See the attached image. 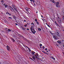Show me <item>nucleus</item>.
<instances>
[{
	"label": "nucleus",
	"mask_w": 64,
	"mask_h": 64,
	"mask_svg": "<svg viewBox=\"0 0 64 64\" xmlns=\"http://www.w3.org/2000/svg\"><path fill=\"white\" fill-rule=\"evenodd\" d=\"M24 22H26V20H24Z\"/></svg>",
	"instance_id": "47"
},
{
	"label": "nucleus",
	"mask_w": 64,
	"mask_h": 64,
	"mask_svg": "<svg viewBox=\"0 0 64 64\" xmlns=\"http://www.w3.org/2000/svg\"><path fill=\"white\" fill-rule=\"evenodd\" d=\"M6 5V4H4V6H5Z\"/></svg>",
	"instance_id": "40"
},
{
	"label": "nucleus",
	"mask_w": 64,
	"mask_h": 64,
	"mask_svg": "<svg viewBox=\"0 0 64 64\" xmlns=\"http://www.w3.org/2000/svg\"><path fill=\"white\" fill-rule=\"evenodd\" d=\"M22 30H25V28H22Z\"/></svg>",
	"instance_id": "37"
},
{
	"label": "nucleus",
	"mask_w": 64,
	"mask_h": 64,
	"mask_svg": "<svg viewBox=\"0 0 64 64\" xmlns=\"http://www.w3.org/2000/svg\"><path fill=\"white\" fill-rule=\"evenodd\" d=\"M15 25H18V24H17L16 23L15 24Z\"/></svg>",
	"instance_id": "41"
},
{
	"label": "nucleus",
	"mask_w": 64,
	"mask_h": 64,
	"mask_svg": "<svg viewBox=\"0 0 64 64\" xmlns=\"http://www.w3.org/2000/svg\"><path fill=\"white\" fill-rule=\"evenodd\" d=\"M56 45L57 46H58V44H56Z\"/></svg>",
	"instance_id": "45"
},
{
	"label": "nucleus",
	"mask_w": 64,
	"mask_h": 64,
	"mask_svg": "<svg viewBox=\"0 0 64 64\" xmlns=\"http://www.w3.org/2000/svg\"><path fill=\"white\" fill-rule=\"evenodd\" d=\"M57 20L58 21V22L59 23H61V19H58Z\"/></svg>",
	"instance_id": "6"
},
{
	"label": "nucleus",
	"mask_w": 64,
	"mask_h": 64,
	"mask_svg": "<svg viewBox=\"0 0 64 64\" xmlns=\"http://www.w3.org/2000/svg\"><path fill=\"white\" fill-rule=\"evenodd\" d=\"M31 24L32 25H32L31 26V27L30 28V29L33 34H35V33L36 32V31L35 30H34V26H34V24L33 22H32Z\"/></svg>",
	"instance_id": "1"
},
{
	"label": "nucleus",
	"mask_w": 64,
	"mask_h": 64,
	"mask_svg": "<svg viewBox=\"0 0 64 64\" xmlns=\"http://www.w3.org/2000/svg\"><path fill=\"white\" fill-rule=\"evenodd\" d=\"M40 47H41V46H42V44H40Z\"/></svg>",
	"instance_id": "26"
},
{
	"label": "nucleus",
	"mask_w": 64,
	"mask_h": 64,
	"mask_svg": "<svg viewBox=\"0 0 64 64\" xmlns=\"http://www.w3.org/2000/svg\"><path fill=\"white\" fill-rule=\"evenodd\" d=\"M53 59H54V60H55V58H54L53 57L52 58Z\"/></svg>",
	"instance_id": "36"
},
{
	"label": "nucleus",
	"mask_w": 64,
	"mask_h": 64,
	"mask_svg": "<svg viewBox=\"0 0 64 64\" xmlns=\"http://www.w3.org/2000/svg\"><path fill=\"white\" fill-rule=\"evenodd\" d=\"M53 35V37L54 39H58V37H57V36H56L54 35V34Z\"/></svg>",
	"instance_id": "4"
},
{
	"label": "nucleus",
	"mask_w": 64,
	"mask_h": 64,
	"mask_svg": "<svg viewBox=\"0 0 64 64\" xmlns=\"http://www.w3.org/2000/svg\"><path fill=\"white\" fill-rule=\"evenodd\" d=\"M45 20V21L46 20Z\"/></svg>",
	"instance_id": "59"
},
{
	"label": "nucleus",
	"mask_w": 64,
	"mask_h": 64,
	"mask_svg": "<svg viewBox=\"0 0 64 64\" xmlns=\"http://www.w3.org/2000/svg\"><path fill=\"white\" fill-rule=\"evenodd\" d=\"M32 58L34 60H35V58L34 56L32 57Z\"/></svg>",
	"instance_id": "16"
},
{
	"label": "nucleus",
	"mask_w": 64,
	"mask_h": 64,
	"mask_svg": "<svg viewBox=\"0 0 64 64\" xmlns=\"http://www.w3.org/2000/svg\"><path fill=\"white\" fill-rule=\"evenodd\" d=\"M57 42L59 44H61V42L60 41L58 40Z\"/></svg>",
	"instance_id": "14"
},
{
	"label": "nucleus",
	"mask_w": 64,
	"mask_h": 64,
	"mask_svg": "<svg viewBox=\"0 0 64 64\" xmlns=\"http://www.w3.org/2000/svg\"><path fill=\"white\" fill-rule=\"evenodd\" d=\"M28 13H31V11H30V10H28Z\"/></svg>",
	"instance_id": "23"
},
{
	"label": "nucleus",
	"mask_w": 64,
	"mask_h": 64,
	"mask_svg": "<svg viewBox=\"0 0 64 64\" xmlns=\"http://www.w3.org/2000/svg\"><path fill=\"white\" fill-rule=\"evenodd\" d=\"M8 31L10 32V31H11V30H10V29H8Z\"/></svg>",
	"instance_id": "21"
},
{
	"label": "nucleus",
	"mask_w": 64,
	"mask_h": 64,
	"mask_svg": "<svg viewBox=\"0 0 64 64\" xmlns=\"http://www.w3.org/2000/svg\"><path fill=\"white\" fill-rule=\"evenodd\" d=\"M42 52H43V53H44V51H42Z\"/></svg>",
	"instance_id": "46"
},
{
	"label": "nucleus",
	"mask_w": 64,
	"mask_h": 64,
	"mask_svg": "<svg viewBox=\"0 0 64 64\" xmlns=\"http://www.w3.org/2000/svg\"><path fill=\"white\" fill-rule=\"evenodd\" d=\"M62 54H63L64 55V52H62Z\"/></svg>",
	"instance_id": "42"
},
{
	"label": "nucleus",
	"mask_w": 64,
	"mask_h": 64,
	"mask_svg": "<svg viewBox=\"0 0 64 64\" xmlns=\"http://www.w3.org/2000/svg\"><path fill=\"white\" fill-rule=\"evenodd\" d=\"M8 6H7V5L6 4V5L5 6V8H6V7H7Z\"/></svg>",
	"instance_id": "22"
},
{
	"label": "nucleus",
	"mask_w": 64,
	"mask_h": 64,
	"mask_svg": "<svg viewBox=\"0 0 64 64\" xmlns=\"http://www.w3.org/2000/svg\"><path fill=\"white\" fill-rule=\"evenodd\" d=\"M44 53H45V54H47V52H44Z\"/></svg>",
	"instance_id": "38"
},
{
	"label": "nucleus",
	"mask_w": 64,
	"mask_h": 64,
	"mask_svg": "<svg viewBox=\"0 0 64 64\" xmlns=\"http://www.w3.org/2000/svg\"><path fill=\"white\" fill-rule=\"evenodd\" d=\"M14 18H16V17H15V16H14Z\"/></svg>",
	"instance_id": "55"
},
{
	"label": "nucleus",
	"mask_w": 64,
	"mask_h": 64,
	"mask_svg": "<svg viewBox=\"0 0 64 64\" xmlns=\"http://www.w3.org/2000/svg\"><path fill=\"white\" fill-rule=\"evenodd\" d=\"M47 50V48H46L45 49V50Z\"/></svg>",
	"instance_id": "48"
},
{
	"label": "nucleus",
	"mask_w": 64,
	"mask_h": 64,
	"mask_svg": "<svg viewBox=\"0 0 64 64\" xmlns=\"http://www.w3.org/2000/svg\"><path fill=\"white\" fill-rule=\"evenodd\" d=\"M53 56H50V58H51V59H52L53 58Z\"/></svg>",
	"instance_id": "30"
},
{
	"label": "nucleus",
	"mask_w": 64,
	"mask_h": 64,
	"mask_svg": "<svg viewBox=\"0 0 64 64\" xmlns=\"http://www.w3.org/2000/svg\"><path fill=\"white\" fill-rule=\"evenodd\" d=\"M1 2H2V3H4V2L3 0H2L1 1Z\"/></svg>",
	"instance_id": "28"
},
{
	"label": "nucleus",
	"mask_w": 64,
	"mask_h": 64,
	"mask_svg": "<svg viewBox=\"0 0 64 64\" xmlns=\"http://www.w3.org/2000/svg\"><path fill=\"white\" fill-rule=\"evenodd\" d=\"M38 30L39 31H41V29L40 28H38Z\"/></svg>",
	"instance_id": "10"
},
{
	"label": "nucleus",
	"mask_w": 64,
	"mask_h": 64,
	"mask_svg": "<svg viewBox=\"0 0 64 64\" xmlns=\"http://www.w3.org/2000/svg\"><path fill=\"white\" fill-rule=\"evenodd\" d=\"M30 58V59H31V60H32V58Z\"/></svg>",
	"instance_id": "39"
},
{
	"label": "nucleus",
	"mask_w": 64,
	"mask_h": 64,
	"mask_svg": "<svg viewBox=\"0 0 64 64\" xmlns=\"http://www.w3.org/2000/svg\"><path fill=\"white\" fill-rule=\"evenodd\" d=\"M6 14H7V13H6Z\"/></svg>",
	"instance_id": "61"
},
{
	"label": "nucleus",
	"mask_w": 64,
	"mask_h": 64,
	"mask_svg": "<svg viewBox=\"0 0 64 64\" xmlns=\"http://www.w3.org/2000/svg\"><path fill=\"white\" fill-rule=\"evenodd\" d=\"M6 29H7V28H6Z\"/></svg>",
	"instance_id": "62"
},
{
	"label": "nucleus",
	"mask_w": 64,
	"mask_h": 64,
	"mask_svg": "<svg viewBox=\"0 0 64 64\" xmlns=\"http://www.w3.org/2000/svg\"><path fill=\"white\" fill-rule=\"evenodd\" d=\"M50 32V34H52V35H54V34L53 33H52L51 32Z\"/></svg>",
	"instance_id": "15"
},
{
	"label": "nucleus",
	"mask_w": 64,
	"mask_h": 64,
	"mask_svg": "<svg viewBox=\"0 0 64 64\" xmlns=\"http://www.w3.org/2000/svg\"><path fill=\"white\" fill-rule=\"evenodd\" d=\"M26 11H28V8H27V7L26 8Z\"/></svg>",
	"instance_id": "17"
},
{
	"label": "nucleus",
	"mask_w": 64,
	"mask_h": 64,
	"mask_svg": "<svg viewBox=\"0 0 64 64\" xmlns=\"http://www.w3.org/2000/svg\"><path fill=\"white\" fill-rule=\"evenodd\" d=\"M28 9H29V8H28Z\"/></svg>",
	"instance_id": "63"
},
{
	"label": "nucleus",
	"mask_w": 64,
	"mask_h": 64,
	"mask_svg": "<svg viewBox=\"0 0 64 64\" xmlns=\"http://www.w3.org/2000/svg\"><path fill=\"white\" fill-rule=\"evenodd\" d=\"M59 4V3L58 2H57V3H56V6L57 7H58V5Z\"/></svg>",
	"instance_id": "5"
},
{
	"label": "nucleus",
	"mask_w": 64,
	"mask_h": 64,
	"mask_svg": "<svg viewBox=\"0 0 64 64\" xmlns=\"http://www.w3.org/2000/svg\"><path fill=\"white\" fill-rule=\"evenodd\" d=\"M46 52H48V50H47Z\"/></svg>",
	"instance_id": "54"
},
{
	"label": "nucleus",
	"mask_w": 64,
	"mask_h": 64,
	"mask_svg": "<svg viewBox=\"0 0 64 64\" xmlns=\"http://www.w3.org/2000/svg\"><path fill=\"white\" fill-rule=\"evenodd\" d=\"M42 48H43V49H44L45 48V47H44V46H42Z\"/></svg>",
	"instance_id": "25"
},
{
	"label": "nucleus",
	"mask_w": 64,
	"mask_h": 64,
	"mask_svg": "<svg viewBox=\"0 0 64 64\" xmlns=\"http://www.w3.org/2000/svg\"><path fill=\"white\" fill-rule=\"evenodd\" d=\"M56 24V25H57V26H59V25H58V24H57V22H56V21H55L54 22Z\"/></svg>",
	"instance_id": "13"
},
{
	"label": "nucleus",
	"mask_w": 64,
	"mask_h": 64,
	"mask_svg": "<svg viewBox=\"0 0 64 64\" xmlns=\"http://www.w3.org/2000/svg\"><path fill=\"white\" fill-rule=\"evenodd\" d=\"M58 19H59V17H58Z\"/></svg>",
	"instance_id": "53"
},
{
	"label": "nucleus",
	"mask_w": 64,
	"mask_h": 64,
	"mask_svg": "<svg viewBox=\"0 0 64 64\" xmlns=\"http://www.w3.org/2000/svg\"><path fill=\"white\" fill-rule=\"evenodd\" d=\"M36 14H37V13H38V12L37 11L36 12Z\"/></svg>",
	"instance_id": "49"
},
{
	"label": "nucleus",
	"mask_w": 64,
	"mask_h": 64,
	"mask_svg": "<svg viewBox=\"0 0 64 64\" xmlns=\"http://www.w3.org/2000/svg\"><path fill=\"white\" fill-rule=\"evenodd\" d=\"M34 20L35 21H36V22H37V19H36Z\"/></svg>",
	"instance_id": "29"
},
{
	"label": "nucleus",
	"mask_w": 64,
	"mask_h": 64,
	"mask_svg": "<svg viewBox=\"0 0 64 64\" xmlns=\"http://www.w3.org/2000/svg\"><path fill=\"white\" fill-rule=\"evenodd\" d=\"M63 46L64 47V44L63 45Z\"/></svg>",
	"instance_id": "52"
},
{
	"label": "nucleus",
	"mask_w": 64,
	"mask_h": 64,
	"mask_svg": "<svg viewBox=\"0 0 64 64\" xmlns=\"http://www.w3.org/2000/svg\"><path fill=\"white\" fill-rule=\"evenodd\" d=\"M12 40L13 41V42H15V40H14L13 39H12Z\"/></svg>",
	"instance_id": "24"
},
{
	"label": "nucleus",
	"mask_w": 64,
	"mask_h": 64,
	"mask_svg": "<svg viewBox=\"0 0 64 64\" xmlns=\"http://www.w3.org/2000/svg\"><path fill=\"white\" fill-rule=\"evenodd\" d=\"M12 6L14 8L15 7V6L14 5H13Z\"/></svg>",
	"instance_id": "18"
},
{
	"label": "nucleus",
	"mask_w": 64,
	"mask_h": 64,
	"mask_svg": "<svg viewBox=\"0 0 64 64\" xmlns=\"http://www.w3.org/2000/svg\"><path fill=\"white\" fill-rule=\"evenodd\" d=\"M46 25H48V24H47V23H46Z\"/></svg>",
	"instance_id": "50"
},
{
	"label": "nucleus",
	"mask_w": 64,
	"mask_h": 64,
	"mask_svg": "<svg viewBox=\"0 0 64 64\" xmlns=\"http://www.w3.org/2000/svg\"><path fill=\"white\" fill-rule=\"evenodd\" d=\"M41 17L42 18H43V16H41Z\"/></svg>",
	"instance_id": "43"
},
{
	"label": "nucleus",
	"mask_w": 64,
	"mask_h": 64,
	"mask_svg": "<svg viewBox=\"0 0 64 64\" xmlns=\"http://www.w3.org/2000/svg\"><path fill=\"white\" fill-rule=\"evenodd\" d=\"M50 1H51L52 3H54L55 2V1L54 0H51Z\"/></svg>",
	"instance_id": "12"
},
{
	"label": "nucleus",
	"mask_w": 64,
	"mask_h": 64,
	"mask_svg": "<svg viewBox=\"0 0 64 64\" xmlns=\"http://www.w3.org/2000/svg\"><path fill=\"white\" fill-rule=\"evenodd\" d=\"M27 1H29V0H27Z\"/></svg>",
	"instance_id": "58"
},
{
	"label": "nucleus",
	"mask_w": 64,
	"mask_h": 64,
	"mask_svg": "<svg viewBox=\"0 0 64 64\" xmlns=\"http://www.w3.org/2000/svg\"><path fill=\"white\" fill-rule=\"evenodd\" d=\"M32 54H35V52H32Z\"/></svg>",
	"instance_id": "32"
},
{
	"label": "nucleus",
	"mask_w": 64,
	"mask_h": 64,
	"mask_svg": "<svg viewBox=\"0 0 64 64\" xmlns=\"http://www.w3.org/2000/svg\"><path fill=\"white\" fill-rule=\"evenodd\" d=\"M34 56H35V57H36V58H37V56H36V55H34Z\"/></svg>",
	"instance_id": "27"
},
{
	"label": "nucleus",
	"mask_w": 64,
	"mask_h": 64,
	"mask_svg": "<svg viewBox=\"0 0 64 64\" xmlns=\"http://www.w3.org/2000/svg\"><path fill=\"white\" fill-rule=\"evenodd\" d=\"M37 4H38V5H39L40 4V2H39V1H37Z\"/></svg>",
	"instance_id": "11"
},
{
	"label": "nucleus",
	"mask_w": 64,
	"mask_h": 64,
	"mask_svg": "<svg viewBox=\"0 0 64 64\" xmlns=\"http://www.w3.org/2000/svg\"><path fill=\"white\" fill-rule=\"evenodd\" d=\"M2 13L3 14V12H2Z\"/></svg>",
	"instance_id": "57"
},
{
	"label": "nucleus",
	"mask_w": 64,
	"mask_h": 64,
	"mask_svg": "<svg viewBox=\"0 0 64 64\" xmlns=\"http://www.w3.org/2000/svg\"><path fill=\"white\" fill-rule=\"evenodd\" d=\"M32 61H34V60H33V59H32Z\"/></svg>",
	"instance_id": "51"
},
{
	"label": "nucleus",
	"mask_w": 64,
	"mask_h": 64,
	"mask_svg": "<svg viewBox=\"0 0 64 64\" xmlns=\"http://www.w3.org/2000/svg\"><path fill=\"white\" fill-rule=\"evenodd\" d=\"M42 20L43 21V19H42Z\"/></svg>",
	"instance_id": "60"
},
{
	"label": "nucleus",
	"mask_w": 64,
	"mask_h": 64,
	"mask_svg": "<svg viewBox=\"0 0 64 64\" xmlns=\"http://www.w3.org/2000/svg\"><path fill=\"white\" fill-rule=\"evenodd\" d=\"M7 14H8V15H11V14H10L9 12H7Z\"/></svg>",
	"instance_id": "20"
},
{
	"label": "nucleus",
	"mask_w": 64,
	"mask_h": 64,
	"mask_svg": "<svg viewBox=\"0 0 64 64\" xmlns=\"http://www.w3.org/2000/svg\"><path fill=\"white\" fill-rule=\"evenodd\" d=\"M30 1L31 2V3H32V1L34 4V5H36L35 4V3H34L35 1L34 0H30Z\"/></svg>",
	"instance_id": "7"
},
{
	"label": "nucleus",
	"mask_w": 64,
	"mask_h": 64,
	"mask_svg": "<svg viewBox=\"0 0 64 64\" xmlns=\"http://www.w3.org/2000/svg\"><path fill=\"white\" fill-rule=\"evenodd\" d=\"M1 64V62H0V64Z\"/></svg>",
	"instance_id": "56"
},
{
	"label": "nucleus",
	"mask_w": 64,
	"mask_h": 64,
	"mask_svg": "<svg viewBox=\"0 0 64 64\" xmlns=\"http://www.w3.org/2000/svg\"><path fill=\"white\" fill-rule=\"evenodd\" d=\"M47 26L48 27H49V28H50V26L48 24Z\"/></svg>",
	"instance_id": "31"
},
{
	"label": "nucleus",
	"mask_w": 64,
	"mask_h": 64,
	"mask_svg": "<svg viewBox=\"0 0 64 64\" xmlns=\"http://www.w3.org/2000/svg\"><path fill=\"white\" fill-rule=\"evenodd\" d=\"M27 26V24H26L25 25H24L25 27H26Z\"/></svg>",
	"instance_id": "35"
},
{
	"label": "nucleus",
	"mask_w": 64,
	"mask_h": 64,
	"mask_svg": "<svg viewBox=\"0 0 64 64\" xmlns=\"http://www.w3.org/2000/svg\"><path fill=\"white\" fill-rule=\"evenodd\" d=\"M6 47H7V50H8V51H9V50H10V47H9V46H6Z\"/></svg>",
	"instance_id": "8"
},
{
	"label": "nucleus",
	"mask_w": 64,
	"mask_h": 64,
	"mask_svg": "<svg viewBox=\"0 0 64 64\" xmlns=\"http://www.w3.org/2000/svg\"><path fill=\"white\" fill-rule=\"evenodd\" d=\"M14 10H15L17 12H18V10H17V9H16V8H14Z\"/></svg>",
	"instance_id": "19"
},
{
	"label": "nucleus",
	"mask_w": 64,
	"mask_h": 64,
	"mask_svg": "<svg viewBox=\"0 0 64 64\" xmlns=\"http://www.w3.org/2000/svg\"><path fill=\"white\" fill-rule=\"evenodd\" d=\"M37 24H39V22H36Z\"/></svg>",
	"instance_id": "33"
},
{
	"label": "nucleus",
	"mask_w": 64,
	"mask_h": 64,
	"mask_svg": "<svg viewBox=\"0 0 64 64\" xmlns=\"http://www.w3.org/2000/svg\"><path fill=\"white\" fill-rule=\"evenodd\" d=\"M26 47L28 48V50H29V51H30V52H31V50L30 48L28 47V46H26Z\"/></svg>",
	"instance_id": "9"
},
{
	"label": "nucleus",
	"mask_w": 64,
	"mask_h": 64,
	"mask_svg": "<svg viewBox=\"0 0 64 64\" xmlns=\"http://www.w3.org/2000/svg\"><path fill=\"white\" fill-rule=\"evenodd\" d=\"M59 31L58 30H56V32L55 35H56L58 37H59L60 35H59Z\"/></svg>",
	"instance_id": "2"
},
{
	"label": "nucleus",
	"mask_w": 64,
	"mask_h": 64,
	"mask_svg": "<svg viewBox=\"0 0 64 64\" xmlns=\"http://www.w3.org/2000/svg\"><path fill=\"white\" fill-rule=\"evenodd\" d=\"M9 9H10V10H11V11L12 12H15V13H16V12L14 11V9L13 8H12V7L11 6H10Z\"/></svg>",
	"instance_id": "3"
},
{
	"label": "nucleus",
	"mask_w": 64,
	"mask_h": 64,
	"mask_svg": "<svg viewBox=\"0 0 64 64\" xmlns=\"http://www.w3.org/2000/svg\"><path fill=\"white\" fill-rule=\"evenodd\" d=\"M27 30H29V28H27Z\"/></svg>",
	"instance_id": "44"
},
{
	"label": "nucleus",
	"mask_w": 64,
	"mask_h": 64,
	"mask_svg": "<svg viewBox=\"0 0 64 64\" xmlns=\"http://www.w3.org/2000/svg\"><path fill=\"white\" fill-rule=\"evenodd\" d=\"M8 18H9L10 19H12V18L11 17H8Z\"/></svg>",
	"instance_id": "34"
}]
</instances>
